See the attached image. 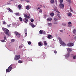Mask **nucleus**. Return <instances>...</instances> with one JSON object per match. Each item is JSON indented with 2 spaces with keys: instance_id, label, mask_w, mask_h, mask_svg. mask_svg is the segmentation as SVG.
<instances>
[{
  "instance_id": "1",
  "label": "nucleus",
  "mask_w": 76,
  "mask_h": 76,
  "mask_svg": "<svg viewBox=\"0 0 76 76\" xmlns=\"http://www.w3.org/2000/svg\"><path fill=\"white\" fill-rule=\"evenodd\" d=\"M2 29L6 35H7L8 36H10V34L9 33V30L8 29L5 28H3Z\"/></svg>"
},
{
  "instance_id": "2",
  "label": "nucleus",
  "mask_w": 76,
  "mask_h": 76,
  "mask_svg": "<svg viewBox=\"0 0 76 76\" xmlns=\"http://www.w3.org/2000/svg\"><path fill=\"white\" fill-rule=\"evenodd\" d=\"M58 39L59 40V42L60 44H61L62 46H63V47L66 46V44L64 42H63V41H62L60 37H58Z\"/></svg>"
},
{
  "instance_id": "3",
  "label": "nucleus",
  "mask_w": 76,
  "mask_h": 76,
  "mask_svg": "<svg viewBox=\"0 0 76 76\" xmlns=\"http://www.w3.org/2000/svg\"><path fill=\"white\" fill-rule=\"evenodd\" d=\"M12 64H11L8 68L6 70V72H10L11 70L13 67H12Z\"/></svg>"
},
{
  "instance_id": "4",
  "label": "nucleus",
  "mask_w": 76,
  "mask_h": 76,
  "mask_svg": "<svg viewBox=\"0 0 76 76\" xmlns=\"http://www.w3.org/2000/svg\"><path fill=\"white\" fill-rule=\"evenodd\" d=\"M20 58V55H16L15 57L14 60L15 61H17V60H19Z\"/></svg>"
},
{
  "instance_id": "5",
  "label": "nucleus",
  "mask_w": 76,
  "mask_h": 76,
  "mask_svg": "<svg viewBox=\"0 0 76 76\" xmlns=\"http://www.w3.org/2000/svg\"><path fill=\"white\" fill-rule=\"evenodd\" d=\"M14 33L18 38H20V34L17 31H15Z\"/></svg>"
},
{
  "instance_id": "6",
  "label": "nucleus",
  "mask_w": 76,
  "mask_h": 76,
  "mask_svg": "<svg viewBox=\"0 0 76 76\" xmlns=\"http://www.w3.org/2000/svg\"><path fill=\"white\" fill-rule=\"evenodd\" d=\"M1 41L2 42H5L7 41V39L6 38V36H4V40H2Z\"/></svg>"
},
{
  "instance_id": "7",
  "label": "nucleus",
  "mask_w": 76,
  "mask_h": 76,
  "mask_svg": "<svg viewBox=\"0 0 76 76\" xmlns=\"http://www.w3.org/2000/svg\"><path fill=\"white\" fill-rule=\"evenodd\" d=\"M53 10H54V11H55V12H56L57 13H60V12H59L58 10H57V7H56V6H54L53 7Z\"/></svg>"
},
{
  "instance_id": "8",
  "label": "nucleus",
  "mask_w": 76,
  "mask_h": 76,
  "mask_svg": "<svg viewBox=\"0 0 76 76\" xmlns=\"http://www.w3.org/2000/svg\"><path fill=\"white\" fill-rule=\"evenodd\" d=\"M59 7L60 9H64V5L62 3H61L59 4Z\"/></svg>"
},
{
  "instance_id": "9",
  "label": "nucleus",
  "mask_w": 76,
  "mask_h": 76,
  "mask_svg": "<svg viewBox=\"0 0 76 76\" xmlns=\"http://www.w3.org/2000/svg\"><path fill=\"white\" fill-rule=\"evenodd\" d=\"M29 24L30 25H31V26L32 28H34V27H35V26H35V25L33 24V23H32L31 22L29 23Z\"/></svg>"
},
{
  "instance_id": "10",
  "label": "nucleus",
  "mask_w": 76,
  "mask_h": 76,
  "mask_svg": "<svg viewBox=\"0 0 76 76\" xmlns=\"http://www.w3.org/2000/svg\"><path fill=\"white\" fill-rule=\"evenodd\" d=\"M38 45L39 47H41L43 45V43L42 42H39L38 43Z\"/></svg>"
},
{
  "instance_id": "11",
  "label": "nucleus",
  "mask_w": 76,
  "mask_h": 76,
  "mask_svg": "<svg viewBox=\"0 0 76 76\" xmlns=\"http://www.w3.org/2000/svg\"><path fill=\"white\" fill-rule=\"evenodd\" d=\"M74 44L72 43H69L67 44V45L68 46V47H72L73 46Z\"/></svg>"
},
{
  "instance_id": "12",
  "label": "nucleus",
  "mask_w": 76,
  "mask_h": 76,
  "mask_svg": "<svg viewBox=\"0 0 76 76\" xmlns=\"http://www.w3.org/2000/svg\"><path fill=\"white\" fill-rule=\"evenodd\" d=\"M23 21L25 22V23H27L29 22L28 19L26 18H25L23 19Z\"/></svg>"
},
{
  "instance_id": "13",
  "label": "nucleus",
  "mask_w": 76,
  "mask_h": 76,
  "mask_svg": "<svg viewBox=\"0 0 76 76\" xmlns=\"http://www.w3.org/2000/svg\"><path fill=\"white\" fill-rule=\"evenodd\" d=\"M31 8V7L29 5L26 6V9L27 10H29Z\"/></svg>"
},
{
  "instance_id": "14",
  "label": "nucleus",
  "mask_w": 76,
  "mask_h": 76,
  "mask_svg": "<svg viewBox=\"0 0 76 76\" xmlns=\"http://www.w3.org/2000/svg\"><path fill=\"white\" fill-rule=\"evenodd\" d=\"M65 57L66 58H68L70 56V53H67L66 55L65 56Z\"/></svg>"
},
{
  "instance_id": "15",
  "label": "nucleus",
  "mask_w": 76,
  "mask_h": 76,
  "mask_svg": "<svg viewBox=\"0 0 76 76\" xmlns=\"http://www.w3.org/2000/svg\"><path fill=\"white\" fill-rule=\"evenodd\" d=\"M66 48L68 49L67 50V51L68 52V53H69V52L72 51V49L70 48Z\"/></svg>"
},
{
  "instance_id": "16",
  "label": "nucleus",
  "mask_w": 76,
  "mask_h": 76,
  "mask_svg": "<svg viewBox=\"0 0 76 76\" xmlns=\"http://www.w3.org/2000/svg\"><path fill=\"white\" fill-rule=\"evenodd\" d=\"M23 15L24 17L25 18H27V19H29V18H30V17H29V16L26 15H25V14H23Z\"/></svg>"
},
{
  "instance_id": "17",
  "label": "nucleus",
  "mask_w": 76,
  "mask_h": 76,
  "mask_svg": "<svg viewBox=\"0 0 76 76\" xmlns=\"http://www.w3.org/2000/svg\"><path fill=\"white\" fill-rule=\"evenodd\" d=\"M48 38L50 39L53 38V36L51 35H49L48 37Z\"/></svg>"
},
{
  "instance_id": "18",
  "label": "nucleus",
  "mask_w": 76,
  "mask_h": 76,
  "mask_svg": "<svg viewBox=\"0 0 76 76\" xmlns=\"http://www.w3.org/2000/svg\"><path fill=\"white\" fill-rule=\"evenodd\" d=\"M60 13H58V14H57V16L58 17V19L59 20H60L61 19V17L60 16Z\"/></svg>"
},
{
  "instance_id": "19",
  "label": "nucleus",
  "mask_w": 76,
  "mask_h": 76,
  "mask_svg": "<svg viewBox=\"0 0 76 76\" xmlns=\"http://www.w3.org/2000/svg\"><path fill=\"white\" fill-rule=\"evenodd\" d=\"M7 9L11 13H12V12H13V10H12L10 8H7Z\"/></svg>"
},
{
  "instance_id": "20",
  "label": "nucleus",
  "mask_w": 76,
  "mask_h": 76,
  "mask_svg": "<svg viewBox=\"0 0 76 76\" xmlns=\"http://www.w3.org/2000/svg\"><path fill=\"white\" fill-rule=\"evenodd\" d=\"M18 7L19 10H21V9H22V6H21V5H18Z\"/></svg>"
},
{
  "instance_id": "21",
  "label": "nucleus",
  "mask_w": 76,
  "mask_h": 76,
  "mask_svg": "<svg viewBox=\"0 0 76 76\" xmlns=\"http://www.w3.org/2000/svg\"><path fill=\"white\" fill-rule=\"evenodd\" d=\"M67 15H68V16H72V13H71V12H68L67 14Z\"/></svg>"
},
{
  "instance_id": "22",
  "label": "nucleus",
  "mask_w": 76,
  "mask_h": 76,
  "mask_svg": "<svg viewBox=\"0 0 76 76\" xmlns=\"http://www.w3.org/2000/svg\"><path fill=\"white\" fill-rule=\"evenodd\" d=\"M18 19H19V20H20V22H22L23 19H22V18H21V17H20Z\"/></svg>"
},
{
  "instance_id": "23",
  "label": "nucleus",
  "mask_w": 76,
  "mask_h": 76,
  "mask_svg": "<svg viewBox=\"0 0 76 76\" xmlns=\"http://www.w3.org/2000/svg\"><path fill=\"white\" fill-rule=\"evenodd\" d=\"M44 45H45V46H47V44H48L47 43L46 41H44Z\"/></svg>"
},
{
  "instance_id": "24",
  "label": "nucleus",
  "mask_w": 76,
  "mask_h": 76,
  "mask_svg": "<svg viewBox=\"0 0 76 76\" xmlns=\"http://www.w3.org/2000/svg\"><path fill=\"white\" fill-rule=\"evenodd\" d=\"M27 29H25V30H24V32L25 33V35H27Z\"/></svg>"
},
{
  "instance_id": "25",
  "label": "nucleus",
  "mask_w": 76,
  "mask_h": 76,
  "mask_svg": "<svg viewBox=\"0 0 76 76\" xmlns=\"http://www.w3.org/2000/svg\"><path fill=\"white\" fill-rule=\"evenodd\" d=\"M47 20L48 21H51V20H52V18H48L47 19Z\"/></svg>"
},
{
  "instance_id": "26",
  "label": "nucleus",
  "mask_w": 76,
  "mask_h": 76,
  "mask_svg": "<svg viewBox=\"0 0 76 76\" xmlns=\"http://www.w3.org/2000/svg\"><path fill=\"white\" fill-rule=\"evenodd\" d=\"M18 62V63L21 64L23 63V61L21 60H19Z\"/></svg>"
},
{
  "instance_id": "27",
  "label": "nucleus",
  "mask_w": 76,
  "mask_h": 76,
  "mask_svg": "<svg viewBox=\"0 0 76 76\" xmlns=\"http://www.w3.org/2000/svg\"><path fill=\"white\" fill-rule=\"evenodd\" d=\"M26 58L27 60H28V61H30V60H29V57L28 58L27 57H26Z\"/></svg>"
},
{
  "instance_id": "28",
  "label": "nucleus",
  "mask_w": 76,
  "mask_h": 76,
  "mask_svg": "<svg viewBox=\"0 0 76 76\" xmlns=\"http://www.w3.org/2000/svg\"><path fill=\"white\" fill-rule=\"evenodd\" d=\"M26 3H29L30 2V0H24Z\"/></svg>"
},
{
  "instance_id": "29",
  "label": "nucleus",
  "mask_w": 76,
  "mask_h": 76,
  "mask_svg": "<svg viewBox=\"0 0 76 76\" xmlns=\"http://www.w3.org/2000/svg\"><path fill=\"white\" fill-rule=\"evenodd\" d=\"M39 32L40 34H42V32H43V31H42V30H40Z\"/></svg>"
},
{
  "instance_id": "30",
  "label": "nucleus",
  "mask_w": 76,
  "mask_h": 76,
  "mask_svg": "<svg viewBox=\"0 0 76 76\" xmlns=\"http://www.w3.org/2000/svg\"><path fill=\"white\" fill-rule=\"evenodd\" d=\"M39 13H42V10L40 9L39 10Z\"/></svg>"
},
{
  "instance_id": "31",
  "label": "nucleus",
  "mask_w": 76,
  "mask_h": 76,
  "mask_svg": "<svg viewBox=\"0 0 76 76\" xmlns=\"http://www.w3.org/2000/svg\"><path fill=\"white\" fill-rule=\"evenodd\" d=\"M15 14L16 16H19V13H15Z\"/></svg>"
},
{
  "instance_id": "32",
  "label": "nucleus",
  "mask_w": 76,
  "mask_h": 76,
  "mask_svg": "<svg viewBox=\"0 0 76 76\" xmlns=\"http://www.w3.org/2000/svg\"><path fill=\"white\" fill-rule=\"evenodd\" d=\"M54 2V0H51L50 3H53Z\"/></svg>"
},
{
  "instance_id": "33",
  "label": "nucleus",
  "mask_w": 76,
  "mask_h": 76,
  "mask_svg": "<svg viewBox=\"0 0 76 76\" xmlns=\"http://www.w3.org/2000/svg\"><path fill=\"white\" fill-rule=\"evenodd\" d=\"M70 10L71 11V12H72V13H73V10L72 8H71V7H70Z\"/></svg>"
},
{
  "instance_id": "34",
  "label": "nucleus",
  "mask_w": 76,
  "mask_h": 76,
  "mask_svg": "<svg viewBox=\"0 0 76 76\" xmlns=\"http://www.w3.org/2000/svg\"><path fill=\"white\" fill-rule=\"evenodd\" d=\"M66 1L69 2V3H71V0H66Z\"/></svg>"
},
{
  "instance_id": "35",
  "label": "nucleus",
  "mask_w": 76,
  "mask_h": 76,
  "mask_svg": "<svg viewBox=\"0 0 76 76\" xmlns=\"http://www.w3.org/2000/svg\"><path fill=\"white\" fill-rule=\"evenodd\" d=\"M30 20H31V22H34V19H30Z\"/></svg>"
},
{
  "instance_id": "36",
  "label": "nucleus",
  "mask_w": 76,
  "mask_h": 76,
  "mask_svg": "<svg viewBox=\"0 0 76 76\" xmlns=\"http://www.w3.org/2000/svg\"><path fill=\"white\" fill-rule=\"evenodd\" d=\"M50 15L51 16H54V13L52 12L50 13Z\"/></svg>"
},
{
  "instance_id": "37",
  "label": "nucleus",
  "mask_w": 76,
  "mask_h": 76,
  "mask_svg": "<svg viewBox=\"0 0 76 76\" xmlns=\"http://www.w3.org/2000/svg\"><path fill=\"white\" fill-rule=\"evenodd\" d=\"M76 32V29H74L73 31V33L75 34Z\"/></svg>"
},
{
  "instance_id": "38",
  "label": "nucleus",
  "mask_w": 76,
  "mask_h": 76,
  "mask_svg": "<svg viewBox=\"0 0 76 76\" xmlns=\"http://www.w3.org/2000/svg\"><path fill=\"white\" fill-rule=\"evenodd\" d=\"M15 42V39H12L11 40V42Z\"/></svg>"
},
{
  "instance_id": "39",
  "label": "nucleus",
  "mask_w": 76,
  "mask_h": 76,
  "mask_svg": "<svg viewBox=\"0 0 76 76\" xmlns=\"http://www.w3.org/2000/svg\"><path fill=\"white\" fill-rule=\"evenodd\" d=\"M57 23H58L57 21H55L53 23L54 24H57Z\"/></svg>"
},
{
  "instance_id": "40",
  "label": "nucleus",
  "mask_w": 76,
  "mask_h": 76,
  "mask_svg": "<svg viewBox=\"0 0 76 76\" xmlns=\"http://www.w3.org/2000/svg\"><path fill=\"white\" fill-rule=\"evenodd\" d=\"M28 45H31V42L29 41L28 42Z\"/></svg>"
},
{
  "instance_id": "41",
  "label": "nucleus",
  "mask_w": 76,
  "mask_h": 76,
  "mask_svg": "<svg viewBox=\"0 0 76 76\" xmlns=\"http://www.w3.org/2000/svg\"><path fill=\"white\" fill-rule=\"evenodd\" d=\"M3 23L4 25H6V23H7L5 21H4Z\"/></svg>"
},
{
  "instance_id": "42",
  "label": "nucleus",
  "mask_w": 76,
  "mask_h": 76,
  "mask_svg": "<svg viewBox=\"0 0 76 76\" xmlns=\"http://www.w3.org/2000/svg\"><path fill=\"white\" fill-rule=\"evenodd\" d=\"M68 25H71L72 24V22H69L68 23Z\"/></svg>"
},
{
  "instance_id": "43",
  "label": "nucleus",
  "mask_w": 76,
  "mask_h": 76,
  "mask_svg": "<svg viewBox=\"0 0 76 76\" xmlns=\"http://www.w3.org/2000/svg\"><path fill=\"white\" fill-rule=\"evenodd\" d=\"M11 25V24H10L9 25H7V26L9 28L10 27V26Z\"/></svg>"
},
{
  "instance_id": "44",
  "label": "nucleus",
  "mask_w": 76,
  "mask_h": 76,
  "mask_svg": "<svg viewBox=\"0 0 76 76\" xmlns=\"http://www.w3.org/2000/svg\"><path fill=\"white\" fill-rule=\"evenodd\" d=\"M51 25H52V24H51V23H48V25H50V26H51Z\"/></svg>"
},
{
  "instance_id": "45",
  "label": "nucleus",
  "mask_w": 76,
  "mask_h": 76,
  "mask_svg": "<svg viewBox=\"0 0 76 76\" xmlns=\"http://www.w3.org/2000/svg\"><path fill=\"white\" fill-rule=\"evenodd\" d=\"M54 20H56V21L57 20H58L56 18H54Z\"/></svg>"
},
{
  "instance_id": "46",
  "label": "nucleus",
  "mask_w": 76,
  "mask_h": 76,
  "mask_svg": "<svg viewBox=\"0 0 76 76\" xmlns=\"http://www.w3.org/2000/svg\"><path fill=\"white\" fill-rule=\"evenodd\" d=\"M63 0H60V3H63Z\"/></svg>"
},
{
  "instance_id": "47",
  "label": "nucleus",
  "mask_w": 76,
  "mask_h": 76,
  "mask_svg": "<svg viewBox=\"0 0 76 76\" xmlns=\"http://www.w3.org/2000/svg\"><path fill=\"white\" fill-rule=\"evenodd\" d=\"M22 47H23L22 46V45L20 46L19 47L20 48H22Z\"/></svg>"
},
{
  "instance_id": "48",
  "label": "nucleus",
  "mask_w": 76,
  "mask_h": 76,
  "mask_svg": "<svg viewBox=\"0 0 76 76\" xmlns=\"http://www.w3.org/2000/svg\"><path fill=\"white\" fill-rule=\"evenodd\" d=\"M76 56H74L73 57V58L74 59H76Z\"/></svg>"
},
{
  "instance_id": "49",
  "label": "nucleus",
  "mask_w": 76,
  "mask_h": 76,
  "mask_svg": "<svg viewBox=\"0 0 76 76\" xmlns=\"http://www.w3.org/2000/svg\"><path fill=\"white\" fill-rule=\"evenodd\" d=\"M48 48V46H45V49H47V48Z\"/></svg>"
},
{
  "instance_id": "50",
  "label": "nucleus",
  "mask_w": 76,
  "mask_h": 76,
  "mask_svg": "<svg viewBox=\"0 0 76 76\" xmlns=\"http://www.w3.org/2000/svg\"><path fill=\"white\" fill-rule=\"evenodd\" d=\"M57 52L56 50L54 51V53H55V54H57Z\"/></svg>"
},
{
  "instance_id": "51",
  "label": "nucleus",
  "mask_w": 76,
  "mask_h": 76,
  "mask_svg": "<svg viewBox=\"0 0 76 76\" xmlns=\"http://www.w3.org/2000/svg\"><path fill=\"white\" fill-rule=\"evenodd\" d=\"M7 4H11V3H10V2H7Z\"/></svg>"
},
{
  "instance_id": "52",
  "label": "nucleus",
  "mask_w": 76,
  "mask_h": 76,
  "mask_svg": "<svg viewBox=\"0 0 76 76\" xmlns=\"http://www.w3.org/2000/svg\"><path fill=\"white\" fill-rule=\"evenodd\" d=\"M42 34L45 35V32H43V33H42Z\"/></svg>"
},
{
  "instance_id": "53",
  "label": "nucleus",
  "mask_w": 76,
  "mask_h": 76,
  "mask_svg": "<svg viewBox=\"0 0 76 76\" xmlns=\"http://www.w3.org/2000/svg\"><path fill=\"white\" fill-rule=\"evenodd\" d=\"M55 2H56V3H57V0H55Z\"/></svg>"
},
{
  "instance_id": "54",
  "label": "nucleus",
  "mask_w": 76,
  "mask_h": 76,
  "mask_svg": "<svg viewBox=\"0 0 76 76\" xmlns=\"http://www.w3.org/2000/svg\"><path fill=\"white\" fill-rule=\"evenodd\" d=\"M74 39H76V36L74 37Z\"/></svg>"
},
{
  "instance_id": "55",
  "label": "nucleus",
  "mask_w": 76,
  "mask_h": 76,
  "mask_svg": "<svg viewBox=\"0 0 76 76\" xmlns=\"http://www.w3.org/2000/svg\"><path fill=\"white\" fill-rule=\"evenodd\" d=\"M60 32H63V31H61V30H60Z\"/></svg>"
},
{
  "instance_id": "56",
  "label": "nucleus",
  "mask_w": 76,
  "mask_h": 76,
  "mask_svg": "<svg viewBox=\"0 0 76 76\" xmlns=\"http://www.w3.org/2000/svg\"><path fill=\"white\" fill-rule=\"evenodd\" d=\"M56 5H57V3H56Z\"/></svg>"
},
{
  "instance_id": "57",
  "label": "nucleus",
  "mask_w": 76,
  "mask_h": 76,
  "mask_svg": "<svg viewBox=\"0 0 76 76\" xmlns=\"http://www.w3.org/2000/svg\"><path fill=\"white\" fill-rule=\"evenodd\" d=\"M26 37V35H25V37Z\"/></svg>"
},
{
  "instance_id": "58",
  "label": "nucleus",
  "mask_w": 76,
  "mask_h": 76,
  "mask_svg": "<svg viewBox=\"0 0 76 76\" xmlns=\"http://www.w3.org/2000/svg\"><path fill=\"white\" fill-rule=\"evenodd\" d=\"M11 1H14V0H11Z\"/></svg>"
},
{
  "instance_id": "59",
  "label": "nucleus",
  "mask_w": 76,
  "mask_h": 76,
  "mask_svg": "<svg viewBox=\"0 0 76 76\" xmlns=\"http://www.w3.org/2000/svg\"><path fill=\"white\" fill-rule=\"evenodd\" d=\"M40 9L39 8V7L38 8V9Z\"/></svg>"
},
{
  "instance_id": "60",
  "label": "nucleus",
  "mask_w": 76,
  "mask_h": 76,
  "mask_svg": "<svg viewBox=\"0 0 76 76\" xmlns=\"http://www.w3.org/2000/svg\"><path fill=\"white\" fill-rule=\"evenodd\" d=\"M62 25H64H64L63 24H62Z\"/></svg>"
},
{
  "instance_id": "61",
  "label": "nucleus",
  "mask_w": 76,
  "mask_h": 76,
  "mask_svg": "<svg viewBox=\"0 0 76 76\" xmlns=\"http://www.w3.org/2000/svg\"><path fill=\"white\" fill-rule=\"evenodd\" d=\"M21 1H23V0H21Z\"/></svg>"
},
{
  "instance_id": "62",
  "label": "nucleus",
  "mask_w": 76,
  "mask_h": 76,
  "mask_svg": "<svg viewBox=\"0 0 76 76\" xmlns=\"http://www.w3.org/2000/svg\"><path fill=\"white\" fill-rule=\"evenodd\" d=\"M45 19H46V17H45Z\"/></svg>"
},
{
  "instance_id": "63",
  "label": "nucleus",
  "mask_w": 76,
  "mask_h": 76,
  "mask_svg": "<svg viewBox=\"0 0 76 76\" xmlns=\"http://www.w3.org/2000/svg\"><path fill=\"white\" fill-rule=\"evenodd\" d=\"M32 60H31V61H32Z\"/></svg>"
},
{
  "instance_id": "64",
  "label": "nucleus",
  "mask_w": 76,
  "mask_h": 76,
  "mask_svg": "<svg viewBox=\"0 0 76 76\" xmlns=\"http://www.w3.org/2000/svg\"><path fill=\"white\" fill-rule=\"evenodd\" d=\"M41 7H42V5H41Z\"/></svg>"
}]
</instances>
